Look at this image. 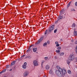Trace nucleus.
Listing matches in <instances>:
<instances>
[{"instance_id":"obj_1","label":"nucleus","mask_w":77,"mask_h":77,"mask_svg":"<svg viewBox=\"0 0 77 77\" xmlns=\"http://www.w3.org/2000/svg\"><path fill=\"white\" fill-rule=\"evenodd\" d=\"M60 71L61 72V75H57L58 77H64V76L66 74V70L65 69H61L60 70Z\"/></svg>"},{"instance_id":"obj_2","label":"nucleus","mask_w":77,"mask_h":77,"mask_svg":"<svg viewBox=\"0 0 77 77\" xmlns=\"http://www.w3.org/2000/svg\"><path fill=\"white\" fill-rule=\"evenodd\" d=\"M56 67L57 68V69H58L56 70L55 71L56 74H57V75H61V73L60 72V69H62L60 68V66H56Z\"/></svg>"},{"instance_id":"obj_3","label":"nucleus","mask_w":77,"mask_h":77,"mask_svg":"<svg viewBox=\"0 0 77 77\" xmlns=\"http://www.w3.org/2000/svg\"><path fill=\"white\" fill-rule=\"evenodd\" d=\"M33 64L35 66H38V65H39V64H38V61H37L36 60H34L33 61Z\"/></svg>"},{"instance_id":"obj_4","label":"nucleus","mask_w":77,"mask_h":77,"mask_svg":"<svg viewBox=\"0 0 77 77\" xmlns=\"http://www.w3.org/2000/svg\"><path fill=\"white\" fill-rule=\"evenodd\" d=\"M74 58H75V57H74V55H70L69 56L68 59L69 60H74Z\"/></svg>"},{"instance_id":"obj_5","label":"nucleus","mask_w":77,"mask_h":77,"mask_svg":"<svg viewBox=\"0 0 77 77\" xmlns=\"http://www.w3.org/2000/svg\"><path fill=\"white\" fill-rule=\"evenodd\" d=\"M54 25H53L51 27L49 28V32H51L53 30H54Z\"/></svg>"},{"instance_id":"obj_6","label":"nucleus","mask_w":77,"mask_h":77,"mask_svg":"<svg viewBox=\"0 0 77 77\" xmlns=\"http://www.w3.org/2000/svg\"><path fill=\"white\" fill-rule=\"evenodd\" d=\"M29 72L27 71H26L23 74V76L24 77H26L27 75H29Z\"/></svg>"},{"instance_id":"obj_7","label":"nucleus","mask_w":77,"mask_h":77,"mask_svg":"<svg viewBox=\"0 0 77 77\" xmlns=\"http://www.w3.org/2000/svg\"><path fill=\"white\" fill-rule=\"evenodd\" d=\"M15 61H14L11 63V66H12L14 65V64H15Z\"/></svg>"},{"instance_id":"obj_8","label":"nucleus","mask_w":77,"mask_h":77,"mask_svg":"<svg viewBox=\"0 0 77 77\" xmlns=\"http://www.w3.org/2000/svg\"><path fill=\"white\" fill-rule=\"evenodd\" d=\"M45 68L46 69H49V68H50V66L48 65H47L45 66Z\"/></svg>"},{"instance_id":"obj_9","label":"nucleus","mask_w":77,"mask_h":77,"mask_svg":"<svg viewBox=\"0 0 77 77\" xmlns=\"http://www.w3.org/2000/svg\"><path fill=\"white\" fill-rule=\"evenodd\" d=\"M74 34L75 36H77V31H75L74 32Z\"/></svg>"},{"instance_id":"obj_10","label":"nucleus","mask_w":77,"mask_h":77,"mask_svg":"<svg viewBox=\"0 0 77 77\" xmlns=\"http://www.w3.org/2000/svg\"><path fill=\"white\" fill-rule=\"evenodd\" d=\"M36 51H37V48H35L33 49V51H34V52H36Z\"/></svg>"},{"instance_id":"obj_11","label":"nucleus","mask_w":77,"mask_h":77,"mask_svg":"<svg viewBox=\"0 0 77 77\" xmlns=\"http://www.w3.org/2000/svg\"><path fill=\"white\" fill-rule=\"evenodd\" d=\"M47 45V43L45 42L44 44H43V46L44 47H45V46H46Z\"/></svg>"},{"instance_id":"obj_12","label":"nucleus","mask_w":77,"mask_h":77,"mask_svg":"<svg viewBox=\"0 0 77 77\" xmlns=\"http://www.w3.org/2000/svg\"><path fill=\"white\" fill-rule=\"evenodd\" d=\"M42 40H43V38L42 37L38 41L41 42L42 41Z\"/></svg>"},{"instance_id":"obj_13","label":"nucleus","mask_w":77,"mask_h":77,"mask_svg":"<svg viewBox=\"0 0 77 77\" xmlns=\"http://www.w3.org/2000/svg\"><path fill=\"white\" fill-rule=\"evenodd\" d=\"M25 55H23L21 57H20V59H24V56H25Z\"/></svg>"},{"instance_id":"obj_14","label":"nucleus","mask_w":77,"mask_h":77,"mask_svg":"<svg viewBox=\"0 0 77 77\" xmlns=\"http://www.w3.org/2000/svg\"><path fill=\"white\" fill-rule=\"evenodd\" d=\"M68 73L69 74H71V71L70 70H69L68 71H67Z\"/></svg>"},{"instance_id":"obj_15","label":"nucleus","mask_w":77,"mask_h":77,"mask_svg":"<svg viewBox=\"0 0 77 77\" xmlns=\"http://www.w3.org/2000/svg\"><path fill=\"white\" fill-rule=\"evenodd\" d=\"M75 27V23H73L72 24V27Z\"/></svg>"},{"instance_id":"obj_16","label":"nucleus","mask_w":77,"mask_h":77,"mask_svg":"<svg viewBox=\"0 0 77 77\" xmlns=\"http://www.w3.org/2000/svg\"><path fill=\"white\" fill-rule=\"evenodd\" d=\"M6 69H3L2 72H0V74H1V73H2V72H5L6 71Z\"/></svg>"},{"instance_id":"obj_17","label":"nucleus","mask_w":77,"mask_h":77,"mask_svg":"<svg viewBox=\"0 0 77 77\" xmlns=\"http://www.w3.org/2000/svg\"><path fill=\"white\" fill-rule=\"evenodd\" d=\"M71 4V2H70L67 5V8H68L70 6V4Z\"/></svg>"},{"instance_id":"obj_18","label":"nucleus","mask_w":77,"mask_h":77,"mask_svg":"<svg viewBox=\"0 0 77 77\" xmlns=\"http://www.w3.org/2000/svg\"><path fill=\"white\" fill-rule=\"evenodd\" d=\"M23 68L24 69H26V66L24 65H23Z\"/></svg>"},{"instance_id":"obj_19","label":"nucleus","mask_w":77,"mask_h":77,"mask_svg":"<svg viewBox=\"0 0 77 77\" xmlns=\"http://www.w3.org/2000/svg\"><path fill=\"white\" fill-rule=\"evenodd\" d=\"M63 55H64V53L62 52L60 54V56H63Z\"/></svg>"},{"instance_id":"obj_20","label":"nucleus","mask_w":77,"mask_h":77,"mask_svg":"<svg viewBox=\"0 0 77 77\" xmlns=\"http://www.w3.org/2000/svg\"><path fill=\"white\" fill-rule=\"evenodd\" d=\"M60 52V50H56V52L57 53H59Z\"/></svg>"},{"instance_id":"obj_21","label":"nucleus","mask_w":77,"mask_h":77,"mask_svg":"<svg viewBox=\"0 0 77 77\" xmlns=\"http://www.w3.org/2000/svg\"><path fill=\"white\" fill-rule=\"evenodd\" d=\"M57 50H60V49H61V47L59 46L57 48Z\"/></svg>"},{"instance_id":"obj_22","label":"nucleus","mask_w":77,"mask_h":77,"mask_svg":"<svg viewBox=\"0 0 77 77\" xmlns=\"http://www.w3.org/2000/svg\"><path fill=\"white\" fill-rule=\"evenodd\" d=\"M48 32V30H46L45 32V35H46L47 33V32Z\"/></svg>"},{"instance_id":"obj_23","label":"nucleus","mask_w":77,"mask_h":77,"mask_svg":"<svg viewBox=\"0 0 77 77\" xmlns=\"http://www.w3.org/2000/svg\"><path fill=\"white\" fill-rule=\"evenodd\" d=\"M45 5V6H47L48 5V2H46Z\"/></svg>"},{"instance_id":"obj_24","label":"nucleus","mask_w":77,"mask_h":77,"mask_svg":"<svg viewBox=\"0 0 77 77\" xmlns=\"http://www.w3.org/2000/svg\"><path fill=\"white\" fill-rule=\"evenodd\" d=\"M47 43L49 45L50 44V41H48L47 42Z\"/></svg>"},{"instance_id":"obj_25","label":"nucleus","mask_w":77,"mask_h":77,"mask_svg":"<svg viewBox=\"0 0 77 77\" xmlns=\"http://www.w3.org/2000/svg\"><path fill=\"white\" fill-rule=\"evenodd\" d=\"M31 50V49H29L26 52H29V51H30Z\"/></svg>"},{"instance_id":"obj_26","label":"nucleus","mask_w":77,"mask_h":77,"mask_svg":"<svg viewBox=\"0 0 77 77\" xmlns=\"http://www.w3.org/2000/svg\"><path fill=\"white\" fill-rule=\"evenodd\" d=\"M57 29H56L54 30V33H56V32H57Z\"/></svg>"},{"instance_id":"obj_27","label":"nucleus","mask_w":77,"mask_h":77,"mask_svg":"<svg viewBox=\"0 0 77 77\" xmlns=\"http://www.w3.org/2000/svg\"><path fill=\"white\" fill-rule=\"evenodd\" d=\"M59 17H60V19H62V18H63V16H59Z\"/></svg>"},{"instance_id":"obj_28","label":"nucleus","mask_w":77,"mask_h":77,"mask_svg":"<svg viewBox=\"0 0 77 77\" xmlns=\"http://www.w3.org/2000/svg\"><path fill=\"white\" fill-rule=\"evenodd\" d=\"M23 65H25V66H26V65H27V63L25 62L24 63Z\"/></svg>"},{"instance_id":"obj_29","label":"nucleus","mask_w":77,"mask_h":77,"mask_svg":"<svg viewBox=\"0 0 77 77\" xmlns=\"http://www.w3.org/2000/svg\"><path fill=\"white\" fill-rule=\"evenodd\" d=\"M40 42L38 40V41L37 42V44H39V43H40Z\"/></svg>"},{"instance_id":"obj_30","label":"nucleus","mask_w":77,"mask_h":77,"mask_svg":"<svg viewBox=\"0 0 77 77\" xmlns=\"http://www.w3.org/2000/svg\"><path fill=\"white\" fill-rule=\"evenodd\" d=\"M57 19H58V20H60V16H59L58 17Z\"/></svg>"},{"instance_id":"obj_31","label":"nucleus","mask_w":77,"mask_h":77,"mask_svg":"<svg viewBox=\"0 0 77 77\" xmlns=\"http://www.w3.org/2000/svg\"><path fill=\"white\" fill-rule=\"evenodd\" d=\"M75 6H77V2H76L75 3Z\"/></svg>"},{"instance_id":"obj_32","label":"nucleus","mask_w":77,"mask_h":77,"mask_svg":"<svg viewBox=\"0 0 77 77\" xmlns=\"http://www.w3.org/2000/svg\"><path fill=\"white\" fill-rule=\"evenodd\" d=\"M34 46V45H32L30 46V47H33Z\"/></svg>"},{"instance_id":"obj_33","label":"nucleus","mask_w":77,"mask_h":77,"mask_svg":"<svg viewBox=\"0 0 77 77\" xmlns=\"http://www.w3.org/2000/svg\"><path fill=\"white\" fill-rule=\"evenodd\" d=\"M54 58H55V59H57V57H56V56H55L54 57Z\"/></svg>"},{"instance_id":"obj_34","label":"nucleus","mask_w":77,"mask_h":77,"mask_svg":"<svg viewBox=\"0 0 77 77\" xmlns=\"http://www.w3.org/2000/svg\"><path fill=\"white\" fill-rule=\"evenodd\" d=\"M6 68H9V65H8V66H6Z\"/></svg>"},{"instance_id":"obj_35","label":"nucleus","mask_w":77,"mask_h":77,"mask_svg":"<svg viewBox=\"0 0 77 77\" xmlns=\"http://www.w3.org/2000/svg\"><path fill=\"white\" fill-rule=\"evenodd\" d=\"M56 46H57V47H59V44H57L56 45Z\"/></svg>"},{"instance_id":"obj_36","label":"nucleus","mask_w":77,"mask_h":77,"mask_svg":"<svg viewBox=\"0 0 77 77\" xmlns=\"http://www.w3.org/2000/svg\"><path fill=\"white\" fill-rule=\"evenodd\" d=\"M45 59H46V60H47V59H48V57H45Z\"/></svg>"},{"instance_id":"obj_37","label":"nucleus","mask_w":77,"mask_h":77,"mask_svg":"<svg viewBox=\"0 0 77 77\" xmlns=\"http://www.w3.org/2000/svg\"><path fill=\"white\" fill-rule=\"evenodd\" d=\"M58 44V42H55V44Z\"/></svg>"},{"instance_id":"obj_38","label":"nucleus","mask_w":77,"mask_h":77,"mask_svg":"<svg viewBox=\"0 0 77 77\" xmlns=\"http://www.w3.org/2000/svg\"><path fill=\"white\" fill-rule=\"evenodd\" d=\"M58 22V21L57 20V21H56V22H55L56 24H57V23Z\"/></svg>"},{"instance_id":"obj_39","label":"nucleus","mask_w":77,"mask_h":77,"mask_svg":"<svg viewBox=\"0 0 77 77\" xmlns=\"http://www.w3.org/2000/svg\"><path fill=\"white\" fill-rule=\"evenodd\" d=\"M75 44H77V41H76L75 42Z\"/></svg>"},{"instance_id":"obj_40","label":"nucleus","mask_w":77,"mask_h":77,"mask_svg":"<svg viewBox=\"0 0 77 77\" xmlns=\"http://www.w3.org/2000/svg\"><path fill=\"white\" fill-rule=\"evenodd\" d=\"M43 62H42V64H41L42 66V64H43Z\"/></svg>"},{"instance_id":"obj_41","label":"nucleus","mask_w":77,"mask_h":77,"mask_svg":"<svg viewBox=\"0 0 77 77\" xmlns=\"http://www.w3.org/2000/svg\"><path fill=\"white\" fill-rule=\"evenodd\" d=\"M44 77H47V76H46V75H44Z\"/></svg>"},{"instance_id":"obj_42","label":"nucleus","mask_w":77,"mask_h":77,"mask_svg":"<svg viewBox=\"0 0 77 77\" xmlns=\"http://www.w3.org/2000/svg\"><path fill=\"white\" fill-rule=\"evenodd\" d=\"M71 42H74V40H72Z\"/></svg>"},{"instance_id":"obj_43","label":"nucleus","mask_w":77,"mask_h":77,"mask_svg":"<svg viewBox=\"0 0 77 77\" xmlns=\"http://www.w3.org/2000/svg\"><path fill=\"white\" fill-rule=\"evenodd\" d=\"M75 60H77V57H76Z\"/></svg>"},{"instance_id":"obj_44","label":"nucleus","mask_w":77,"mask_h":77,"mask_svg":"<svg viewBox=\"0 0 77 77\" xmlns=\"http://www.w3.org/2000/svg\"><path fill=\"white\" fill-rule=\"evenodd\" d=\"M72 11H75V10H74V9H72Z\"/></svg>"},{"instance_id":"obj_45","label":"nucleus","mask_w":77,"mask_h":77,"mask_svg":"<svg viewBox=\"0 0 77 77\" xmlns=\"http://www.w3.org/2000/svg\"><path fill=\"white\" fill-rule=\"evenodd\" d=\"M11 70H12V69H11Z\"/></svg>"},{"instance_id":"obj_46","label":"nucleus","mask_w":77,"mask_h":77,"mask_svg":"<svg viewBox=\"0 0 77 77\" xmlns=\"http://www.w3.org/2000/svg\"><path fill=\"white\" fill-rule=\"evenodd\" d=\"M62 12V11H61L60 12Z\"/></svg>"}]
</instances>
